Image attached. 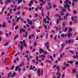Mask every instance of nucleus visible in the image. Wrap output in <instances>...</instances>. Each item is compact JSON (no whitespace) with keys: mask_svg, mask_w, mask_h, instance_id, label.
Returning a JSON list of instances; mask_svg holds the SVG:
<instances>
[{"mask_svg":"<svg viewBox=\"0 0 78 78\" xmlns=\"http://www.w3.org/2000/svg\"><path fill=\"white\" fill-rule=\"evenodd\" d=\"M66 44H70V43H73L74 41L73 40H71V39H70L69 40H68V42L67 40H66Z\"/></svg>","mask_w":78,"mask_h":78,"instance_id":"f257e3e1","label":"nucleus"},{"mask_svg":"<svg viewBox=\"0 0 78 78\" xmlns=\"http://www.w3.org/2000/svg\"><path fill=\"white\" fill-rule=\"evenodd\" d=\"M40 58H42L41 60H42V61H44V58H45V55H41L40 56Z\"/></svg>","mask_w":78,"mask_h":78,"instance_id":"f03ea898","label":"nucleus"},{"mask_svg":"<svg viewBox=\"0 0 78 78\" xmlns=\"http://www.w3.org/2000/svg\"><path fill=\"white\" fill-rule=\"evenodd\" d=\"M22 63H20V66H16V67L15 71H17V70H18V69H19V67H22Z\"/></svg>","mask_w":78,"mask_h":78,"instance_id":"7ed1b4c3","label":"nucleus"},{"mask_svg":"<svg viewBox=\"0 0 78 78\" xmlns=\"http://www.w3.org/2000/svg\"><path fill=\"white\" fill-rule=\"evenodd\" d=\"M64 7L65 8L68 7L67 8V9L68 10V11H70V6L68 5V4H66V5H65L64 6Z\"/></svg>","mask_w":78,"mask_h":78,"instance_id":"20e7f679","label":"nucleus"},{"mask_svg":"<svg viewBox=\"0 0 78 78\" xmlns=\"http://www.w3.org/2000/svg\"><path fill=\"white\" fill-rule=\"evenodd\" d=\"M27 22L30 25H32V23H33V22H32V21H30V19H27Z\"/></svg>","mask_w":78,"mask_h":78,"instance_id":"39448f33","label":"nucleus"},{"mask_svg":"<svg viewBox=\"0 0 78 78\" xmlns=\"http://www.w3.org/2000/svg\"><path fill=\"white\" fill-rule=\"evenodd\" d=\"M11 0H7L5 2V4H8V3H11Z\"/></svg>","mask_w":78,"mask_h":78,"instance_id":"423d86ee","label":"nucleus"},{"mask_svg":"<svg viewBox=\"0 0 78 78\" xmlns=\"http://www.w3.org/2000/svg\"><path fill=\"white\" fill-rule=\"evenodd\" d=\"M23 32L24 33H25V30H23V28H22L21 29H20V33H21L22 32Z\"/></svg>","mask_w":78,"mask_h":78,"instance_id":"0eeeda50","label":"nucleus"},{"mask_svg":"<svg viewBox=\"0 0 78 78\" xmlns=\"http://www.w3.org/2000/svg\"><path fill=\"white\" fill-rule=\"evenodd\" d=\"M34 69H35V66H34L33 67V66H30V70H34Z\"/></svg>","mask_w":78,"mask_h":78,"instance_id":"6e6552de","label":"nucleus"},{"mask_svg":"<svg viewBox=\"0 0 78 78\" xmlns=\"http://www.w3.org/2000/svg\"><path fill=\"white\" fill-rule=\"evenodd\" d=\"M71 36H72V34L70 33H69L67 34V36L68 37H71Z\"/></svg>","mask_w":78,"mask_h":78,"instance_id":"1a4fd4ad","label":"nucleus"},{"mask_svg":"<svg viewBox=\"0 0 78 78\" xmlns=\"http://www.w3.org/2000/svg\"><path fill=\"white\" fill-rule=\"evenodd\" d=\"M76 68H75L74 69H73H73L72 73H75V72H76Z\"/></svg>","mask_w":78,"mask_h":78,"instance_id":"9d476101","label":"nucleus"},{"mask_svg":"<svg viewBox=\"0 0 78 78\" xmlns=\"http://www.w3.org/2000/svg\"><path fill=\"white\" fill-rule=\"evenodd\" d=\"M23 36L24 37H26V38H27V32H26V33H25V35L23 34Z\"/></svg>","mask_w":78,"mask_h":78,"instance_id":"9b49d317","label":"nucleus"},{"mask_svg":"<svg viewBox=\"0 0 78 78\" xmlns=\"http://www.w3.org/2000/svg\"><path fill=\"white\" fill-rule=\"evenodd\" d=\"M21 44L22 45H21V47H20V48L21 49V50H23V43H22Z\"/></svg>","mask_w":78,"mask_h":78,"instance_id":"f8f14e48","label":"nucleus"},{"mask_svg":"<svg viewBox=\"0 0 78 78\" xmlns=\"http://www.w3.org/2000/svg\"><path fill=\"white\" fill-rule=\"evenodd\" d=\"M21 44L22 45H21V47H20V48L21 49V50H23V43H22Z\"/></svg>","mask_w":78,"mask_h":78,"instance_id":"ddd939ff","label":"nucleus"},{"mask_svg":"<svg viewBox=\"0 0 78 78\" xmlns=\"http://www.w3.org/2000/svg\"><path fill=\"white\" fill-rule=\"evenodd\" d=\"M40 72H41V70H40V69H38L37 70V73L38 74V76H40V75H41L40 74Z\"/></svg>","mask_w":78,"mask_h":78,"instance_id":"4468645a","label":"nucleus"},{"mask_svg":"<svg viewBox=\"0 0 78 78\" xmlns=\"http://www.w3.org/2000/svg\"><path fill=\"white\" fill-rule=\"evenodd\" d=\"M40 51H39V52L40 53H44V51L42 49L40 48Z\"/></svg>","mask_w":78,"mask_h":78,"instance_id":"2eb2a0df","label":"nucleus"},{"mask_svg":"<svg viewBox=\"0 0 78 78\" xmlns=\"http://www.w3.org/2000/svg\"><path fill=\"white\" fill-rule=\"evenodd\" d=\"M16 75V73H13V74H12L11 75V77H14V76H15Z\"/></svg>","mask_w":78,"mask_h":78,"instance_id":"dca6fc26","label":"nucleus"},{"mask_svg":"<svg viewBox=\"0 0 78 78\" xmlns=\"http://www.w3.org/2000/svg\"><path fill=\"white\" fill-rule=\"evenodd\" d=\"M75 52L76 53V59H78V52H77V51H75Z\"/></svg>","mask_w":78,"mask_h":78,"instance_id":"f3484780","label":"nucleus"},{"mask_svg":"<svg viewBox=\"0 0 78 78\" xmlns=\"http://www.w3.org/2000/svg\"><path fill=\"white\" fill-rule=\"evenodd\" d=\"M8 43V42H6L5 44H4V45L5 46V47H6V46H8V45H9V44Z\"/></svg>","mask_w":78,"mask_h":78,"instance_id":"a211bd4d","label":"nucleus"},{"mask_svg":"<svg viewBox=\"0 0 78 78\" xmlns=\"http://www.w3.org/2000/svg\"><path fill=\"white\" fill-rule=\"evenodd\" d=\"M14 8L13 9V11H16V9H17V6L15 5Z\"/></svg>","mask_w":78,"mask_h":78,"instance_id":"6ab92c4d","label":"nucleus"},{"mask_svg":"<svg viewBox=\"0 0 78 78\" xmlns=\"http://www.w3.org/2000/svg\"><path fill=\"white\" fill-rule=\"evenodd\" d=\"M66 8H65L64 7V8H63L62 9V11H63V12H65L66 11Z\"/></svg>","mask_w":78,"mask_h":78,"instance_id":"aec40b11","label":"nucleus"},{"mask_svg":"<svg viewBox=\"0 0 78 78\" xmlns=\"http://www.w3.org/2000/svg\"><path fill=\"white\" fill-rule=\"evenodd\" d=\"M68 2H69L68 0H66L65 1V5H67V4H68Z\"/></svg>","mask_w":78,"mask_h":78,"instance_id":"412c9836","label":"nucleus"},{"mask_svg":"<svg viewBox=\"0 0 78 78\" xmlns=\"http://www.w3.org/2000/svg\"><path fill=\"white\" fill-rule=\"evenodd\" d=\"M6 26V23L5 22H4L2 24V27H5Z\"/></svg>","mask_w":78,"mask_h":78,"instance_id":"4be33fe9","label":"nucleus"},{"mask_svg":"<svg viewBox=\"0 0 78 78\" xmlns=\"http://www.w3.org/2000/svg\"><path fill=\"white\" fill-rule=\"evenodd\" d=\"M22 2V0H18V4H20V2Z\"/></svg>","mask_w":78,"mask_h":78,"instance_id":"5701e85b","label":"nucleus"},{"mask_svg":"<svg viewBox=\"0 0 78 78\" xmlns=\"http://www.w3.org/2000/svg\"><path fill=\"white\" fill-rule=\"evenodd\" d=\"M69 32H71V31H73V29L70 27H69Z\"/></svg>","mask_w":78,"mask_h":78,"instance_id":"b1692460","label":"nucleus"},{"mask_svg":"<svg viewBox=\"0 0 78 78\" xmlns=\"http://www.w3.org/2000/svg\"><path fill=\"white\" fill-rule=\"evenodd\" d=\"M19 19H21V17L17 18V19L16 20V22H17L19 20Z\"/></svg>","mask_w":78,"mask_h":78,"instance_id":"393cba45","label":"nucleus"},{"mask_svg":"<svg viewBox=\"0 0 78 78\" xmlns=\"http://www.w3.org/2000/svg\"><path fill=\"white\" fill-rule=\"evenodd\" d=\"M69 16V13H66V15H65V17L66 19H67V16Z\"/></svg>","mask_w":78,"mask_h":78,"instance_id":"a878e982","label":"nucleus"},{"mask_svg":"<svg viewBox=\"0 0 78 78\" xmlns=\"http://www.w3.org/2000/svg\"><path fill=\"white\" fill-rule=\"evenodd\" d=\"M43 27H44L45 29H47V25H45V24H43Z\"/></svg>","mask_w":78,"mask_h":78,"instance_id":"bb28decb","label":"nucleus"},{"mask_svg":"<svg viewBox=\"0 0 78 78\" xmlns=\"http://www.w3.org/2000/svg\"><path fill=\"white\" fill-rule=\"evenodd\" d=\"M17 23H16L15 22H13L12 23V25L13 26V27H14V26H15V25H16Z\"/></svg>","mask_w":78,"mask_h":78,"instance_id":"cd10ccee","label":"nucleus"},{"mask_svg":"<svg viewBox=\"0 0 78 78\" xmlns=\"http://www.w3.org/2000/svg\"><path fill=\"white\" fill-rule=\"evenodd\" d=\"M14 66H12L11 67L10 69V70H13V69H14Z\"/></svg>","mask_w":78,"mask_h":78,"instance_id":"c85d7f7f","label":"nucleus"},{"mask_svg":"<svg viewBox=\"0 0 78 78\" xmlns=\"http://www.w3.org/2000/svg\"><path fill=\"white\" fill-rule=\"evenodd\" d=\"M56 68L58 71L59 70V66H57V67Z\"/></svg>","mask_w":78,"mask_h":78,"instance_id":"c756f323","label":"nucleus"},{"mask_svg":"<svg viewBox=\"0 0 78 78\" xmlns=\"http://www.w3.org/2000/svg\"><path fill=\"white\" fill-rule=\"evenodd\" d=\"M20 54V52H18L15 55V56L16 57L18 55H19Z\"/></svg>","mask_w":78,"mask_h":78,"instance_id":"7c9ffc66","label":"nucleus"},{"mask_svg":"<svg viewBox=\"0 0 78 78\" xmlns=\"http://www.w3.org/2000/svg\"><path fill=\"white\" fill-rule=\"evenodd\" d=\"M30 4H31L32 5H33V0H32L30 1Z\"/></svg>","mask_w":78,"mask_h":78,"instance_id":"2f4dec72","label":"nucleus"},{"mask_svg":"<svg viewBox=\"0 0 78 78\" xmlns=\"http://www.w3.org/2000/svg\"><path fill=\"white\" fill-rule=\"evenodd\" d=\"M48 34L47 33L46 35V38L47 39V38H48Z\"/></svg>","mask_w":78,"mask_h":78,"instance_id":"473e14b6","label":"nucleus"},{"mask_svg":"<svg viewBox=\"0 0 78 78\" xmlns=\"http://www.w3.org/2000/svg\"><path fill=\"white\" fill-rule=\"evenodd\" d=\"M67 29H68L67 27H65V28L64 31H65V32L67 30Z\"/></svg>","mask_w":78,"mask_h":78,"instance_id":"72a5a7b5","label":"nucleus"},{"mask_svg":"<svg viewBox=\"0 0 78 78\" xmlns=\"http://www.w3.org/2000/svg\"><path fill=\"white\" fill-rule=\"evenodd\" d=\"M69 52L70 53H74V52L73 51H72L70 50L69 51Z\"/></svg>","mask_w":78,"mask_h":78,"instance_id":"f704fd0d","label":"nucleus"},{"mask_svg":"<svg viewBox=\"0 0 78 78\" xmlns=\"http://www.w3.org/2000/svg\"><path fill=\"white\" fill-rule=\"evenodd\" d=\"M60 76H61V73L59 74L58 76H57V78H60Z\"/></svg>","mask_w":78,"mask_h":78,"instance_id":"c9c22d12","label":"nucleus"},{"mask_svg":"<svg viewBox=\"0 0 78 78\" xmlns=\"http://www.w3.org/2000/svg\"><path fill=\"white\" fill-rule=\"evenodd\" d=\"M18 27H19L18 25H17L16 26V27H15V30H17Z\"/></svg>","mask_w":78,"mask_h":78,"instance_id":"e433bc0d","label":"nucleus"},{"mask_svg":"<svg viewBox=\"0 0 78 78\" xmlns=\"http://www.w3.org/2000/svg\"><path fill=\"white\" fill-rule=\"evenodd\" d=\"M37 45V44H36V43L35 42H34V46L35 47H36Z\"/></svg>","mask_w":78,"mask_h":78,"instance_id":"4c0bfd02","label":"nucleus"},{"mask_svg":"<svg viewBox=\"0 0 78 78\" xmlns=\"http://www.w3.org/2000/svg\"><path fill=\"white\" fill-rule=\"evenodd\" d=\"M18 37V35H16V36L14 38V40H15L16 39V37Z\"/></svg>","mask_w":78,"mask_h":78,"instance_id":"58836bf2","label":"nucleus"},{"mask_svg":"<svg viewBox=\"0 0 78 78\" xmlns=\"http://www.w3.org/2000/svg\"><path fill=\"white\" fill-rule=\"evenodd\" d=\"M58 16L59 18V20H61V15H58Z\"/></svg>","mask_w":78,"mask_h":78,"instance_id":"ea45409f","label":"nucleus"},{"mask_svg":"<svg viewBox=\"0 0 78 78\" xmlns=\"http://www.w3.org/2000/svg\"><path fill=\"white\" fill-rule=\"evenodd\" d=\"M48 44H49V43H48V42H47L45 44H44V46H45V45H48Z\"/></svg>","mask_w":78,"mask_h":78,"instance_id":"a19ab883","label":"nucleus"},{"mask_svg":"<svg viewBox=\"0 0 78 78\" xmlns=\"http://www.w3.org/2000/svg\"><path fill=\"white\" fill-rule=\"evenodd\" d=\"M49 47H50V46H49L48 44L46 46V48H49Z\"/></svg>","mask_w":78,"mask_h":78,"instance_id":"79ce46f5","label":"nucleus"},{"mask_svg":"<svg viewBox=\"0 0 78 78\" xmlns=\"http://www.w3.org/2000/svg\"><path fill=\"white\" fill-rule=\"evenodd\" d=\"M32 5L31 4H30L29 3L28 4V5L29 6H30V7H31L32 6Z\"/></svg>","mask_w":78,"mask_h":78,"instance_id":"37998d69","label":"nucleus"},{"mask_svg":"<svg viewBox=\"0 0 78 78\" xmlns=\"http://www.w3.org/2000/svg\"><path fill=\"white\" fill-rule=\"evenodd\" d=\"M46 20H47V19L46 18H44V20L43 21V22H44L46 21Z\"/></svg>","mask_w":78,"mask_h":78,"instance_id":"c03bdc74","label":"nucleus"},{"mask_svg":"<svg viewBox=\"0 0 78 78\" xmlns=\"http://www.w3.org/2000/svg\"><path fill=\"white\" fill-rule=\"evenodd\" d=\"M60 14L61 16H64V13H61Z\"/></svg>","mask_w":78,"mask_h":78,"instance_id":"a18cd8bd","label":"nucleus"},{"mask_svg":"<svg viewBox=\"0 0 78 78\" xmlns=\"http://www.w3.org/2000/svg\"><path fill=\"white\" fill-rule=\"evenodd\" d=\"M36 59L37 61H39V59H38V56H36Z\"/></svg>","mask_w":78,"mask_h":78,"instance_id":"49530a36","label":"nucleus"},{"mask_svg":"<svg viewBox=\"0 0 78 78\" xmlns=\"http://www.w3.org/2000/svg\"><path fill=\"white\" fill-rule=\"evenodd\" d=\"M57 67V66L56 65H54V66H53V68L54 69V68H55V67H56V68Z\"/></svg>","mask_w":78,"mask_h":78,"instance_id":"de8ad7c7","label":"nucleus"},{"mask_svg":"<svg viewBox=\"0 0 78 78\" xmlns=\"http://www.w3.org/2000/svg\"><path fill=\"white\" fill-rule=\"evenodd\" d=\"M61 36L62 37H64V34H61Z\"/></svg>","mask_w":78,"mask_h":78,"instance_id":"09e8293b","label":"nucleus"},{"mask_svg":"<svg viewBox=\"0 0 78 78\" xmlns=\"http://www.w3.org/2000/svg\"><path fill=\"white\" fill-rule=\"evenodd\" d=\"M77 22H78L77 20H75L74 21V23H76Z\"/></svg>","mask_w":78,"mask_h":78,"instance_id":"8fccbe9b","label":"nucleus"},{"mask_svg":"<svg viewBox=\"0 0 78 78\" xmlns=\"http://www.w3.org/2000/svg\"><path fill=\"white\" fill-rule=\"evenodd\" d=\"M75 64H76V66H77V65H78V62H77V61L75 62Z\"/></svg>","mask_w":78,"mask_h":78,"instance_id":"3c124183","label":"nucleus"},{"mask_svg":"<svg viewBox=\"0 0 78 78\" xmlns=\"http://www.w3.org/2000/svg\"><path fill=\"white\" fill-rule=\"evenodd\" d=\"M29 57L30 58V59H32V58H33V57H32V56L31 55L29 56Z\"/></svg>","mask_w":78,"mask_h":78,"instance_id":"603ef678","label":"nucleus"},{"mask_svg":"<svg viewBox=\"0 0 78 78\" xmlns=\"http://www.w3.org/2000/svg\"><path fill=\"white\" fill-rule=\"evenodd\" d=\"M51 33H55V31L54 30H51Z\"/></svg>","mask_w":78,"mask_h":78,"instance_id":"864d4df0","label":"nucleus"},{"mask_svg":"<svg viewBox=\"0 0 78 78\" xmlns=\"http://www.w3.org/2000/svg\"><path fill=\"white\" fill-rule=\"evenodd\" d=\"M73 12L74 14H76V10H74L73 11Z\"/></svg>","mask_w":78,"mask_h":78,"instance_id":"5fc2aeb1","label":"nucleus"},{"mask_svg":"<svg viewBox=\"0 0 78 78\" xmlns=\"http://www.w3.org/2000/svg\"><path fill=\"white\" fill-rule=\"evenodd\" d=\"M31 28L32 29H34V26H31Z\"/></svg>","mask_w":78,"mask_h":78,"instance_id":"6e6d98bb","label":"nucleus"},{"mask_svg":"<svg viewBox=\"0 0 78 78\" xmlns=\"http://www.w3.org/2000/svg\"><path fill=\"white\" fill-rule=\"evenodd\" d=\"M58 30H59V31L60 30V29H61V26H59V27H58Z\"/></svg>","mask_w":78,"mask_h":78,"instance_id":"4d7b16f0","label":"nucleus"},{"mask_svg":"<svg viewBox=\"0 0 78 78\" xmlns=\"http://www.w3.org/2000/svg\"><path fill=\"white\" fill-rule=\"evenodd\" d=\"M44 53V55H47V52H46V51H44V52H43Z\"/></svg>","mask_w":78,"mask_h":78,"instance_id":"13d9d810","label":"nucleus"},{"mask_svg":"<svg viewBox=\"0 0 78 78\" xmlns=\"http://www.w3.org/2000/svg\"><path fill=\"white\" fill-rule=\"evenodd\" d=\"M37 16H37V14H35V17H37Z\"/></svg>","mask_w":78,"mask_h":78,"instance_id":"bf43d9fd","label":"nucleus"},{"mask_svg":"<svg viewBox=\"0 0 78 78\" xmlns=\"http://www.w3.org/2000/svg\"><path fill=\"white\" fill-rule=\"evenodd\" d=\"M57 24H58V23H59V19H58L57 20Z\"/></svg>","mask_w":78,"mask_h":78,"instance_id":"052dcab7","label":"nucleus"},{"mask_svg":"<svg viewBox=\"0 0 78 78\" xmlns=\"http://www.w3.org/2000/svg\"><path fill=\"white\" fill-rule=\"evenodd\" d=\"M63 26L64 27H65V23H63L62 24Z\"/></svg>","mask_w":78,"mask_h":78,"instance_id":"680f3d73","label":"nucleus"},{"mask_svg":"<svg viewBox=\"0 0 78 78\" xmlns=\"http://www.w3.org/2000/svg\"><path fill=\"white\" fill-rule=\"evenodd\" d=\"M32 61L34 63H35V61L33 59L32 60Z\"/></svg>","mask_w":78,"mask_h":78,"instance_id":"e2e57ef3","label":"nucleus"},{"mask_svg":"<svg viewBox=\"0 0 78 78\" xmlns=\"http://www.w3.org/2000/svg\"><path fill=\"white\" fill-rule=\"evenodd\" d=\"M48 5L50 6V2H49L48 3Z\"/></svg>","mask_w":78,"mask_h":78,"instance_id":"0e129e2a","label":"nucleus"},{"mask_svg":"<svg viewBox=\"0 0 78 78\" xmlns=\"http://www.w3.org/2000/svg\"><path fill=\"white\" fill-rule=\"evenodd\" d=\"M41 75H42L43 74V69H41Z\"/></svg>","mask_w":78,"mask_h":78,"instance_id":"69168bd1","label":"nucleus"},{"mask_svg":"<svg viewBox=\"0 0 78 78\" xmlns=\"http://www.w3.org/2000/svg\"><path fill=\"white\" fill-rule=\"evenodd\" d=\"M39 7H38L36 9H35V11H37L38 10V9L39 8Z\"/></svg>","mask_w":78,"mask_h":78,"instance_id":"338daca9","label":"nucleus"},{"mask_svg":"<svg viewBox=\"0 0 78 78\" xmlns=\"http://www.w3.org/2000/svg\"><path fill=\"white\" fill-rule=\"evenodd\" d=\"M29 78H31V74H29Z\"/></svg>","mask_w":78,"mask_h":78,"instance_id":"774afa93","label":"nucleus"}]
</instances>
